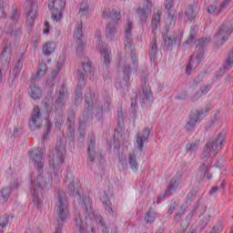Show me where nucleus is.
<instances>
[{"label":"nucleus","instance_id":"f257e3e1","mask_svg":"<svg viewBox=\"0 0 233 233\" xmlns=\"http://www.w3.org/2000/svg\"><path fill=\"white\" fill-rule=\"evenodd\" d=\"M45 149L41 147H37L36 149H33L29 153V158L33 163H35V167L38 168L37 177L35 178V174H31L30 176V183H31V196L33 198V201L36 207L41 205V198H39V194H37L38 190L43 192L45 187H46V182L43 179V172L42 169L45 168Z\"/></svg>","mask_w":233,"mask_h":233},{"label":"nucleus","instance_id":"f03ea898","mask_svg":"<svg viewBox=\"0 0 233 233\" xmlns=\"http://www.w3.org/2000/svg\"><path fill=\"white\" fill-rule=\"evenodd\" d=\"M55 212L56 214L57 227L55 229V233H61L63 230V223L68 219V200L66 199V194L64 191H58L56 198Z\"/></svg>","mask_w":233,"mask_h":233},{"label":"nucleus","instance_id":"7ed1b4c3","mask_svg":"<svg viewBox=\"0 0 233 233\" xmlns=\"http://www.w3.org/2000/svg\"><path fill=\"white\" fill-rule=\"evenodd\" d=\"M210 44V37L200 38L196 47V52L191 56L189 64L186 67L187 74H190V70H196L199 66V63L205 57V48Z\"/></svg>","mask_w":233,"mask_h":233},{"label":"nucleus","instance_id":"20e7f679","mask_svg":"<svg viewBox=\"0 0 233 233\" xmlns=\"http://www.w3.org/2000/svg\"><path fill=\"white\" fill-rule=\"evenodd\" d=\"M65 154H66V139L61 138L56 142V156L53 157L52 160H49V165L57 177L61 176V165L65 161Z\"/></svg>","mask_w":233,"mask_h":233},{"label":"nucleus","instance_id":"39448f33","mask_svg":"<svg viewBox=\"0 0 233 233\" xmlns=\"http://www.w3.org/2000/svg\"><path fill=\"white\" fill-rule=\"evenodd\" d=\"M223 141H225V133H220L216 142H208L203 149L201 154L202 161H208L210 157H216L218 153L223 149Z\"/></svg>","mask_w":233,"mask_h":233},{"label":"nucleus","instance_id":"423d86ee","mask_svg":"<svg viewBox=\"0 0 233 233\" xmlns=\"http://www.w3.org/2000/svg\"><path fill=\"white\" fill-rule=\"evenodd\" d=\"M109 17H111V19H114V21L109 22L106 25V37L109 39V41H112L116 37V34L117 32L116 27L117 26V21H119L121 17V12L117 9H113L112 12L109 14Z\"/></svg>","mask_w":233,"mask_h":233},{"label":"nucleus","instance_id":"0eeeda50","mask_svg":"<svg viewBox=\"0 0 233 233\" xmlns=\"http://www.w3.org/2000/svg\"><path fill=\"white\" fill-rule=\"evenodd\" d=\"M37 2L28 0L25 3V12L26 14V26L28 28H33L35 23V18L37 17Z\"/></svg>","mask_w":233,"mask_h":233},{"label":"nucleus","instance_id":"6e6552de","mask_svg":"<svg viewBox=\"0 0 233 233\" xmlns=\"http://www.w3.org/2000/svg\"><path fill=\"white\" fill-rule=\"evenodd\" d=\"M208 107H206L205 110H195L190 114L189 121L186 124L185 129L187 132H192L196 128V125L201 122L203 117L208 116Z\"/></svg>","mask_w":233,"mask_h":233},{"label":"nucleus","instance_id":"1a4fd4ad","mask_svg":"<svg viewBox=\"0 0 233 233\" xmlns=\"http://www.w3.org/2000/svg\"><path fill=\"white\" fill-rule=\"evenodd\" d=\"M131 67L130 64H128V60L122 59L120 60L119 66H122V72L124 74V81L126 85H128L130 81V70H137V66L139 63L137 62V57L135 55L131 56Z\"/></svg>","mask_w":233,"mask_h":233},{"label":"nucleus","instance_id":"9d476101","mask_svg":"<svg viewBox=\"0 0 233 233\" xmlns=\"http://www.w3.org/2000/svg\"><path fill=\"white\" fill-rule=\"evenodd\" d=\"M74 37L76 43V54L78 56H83L85 48L86 47V39L83 35V21H81L74 31Z\"/></svg>","mask_w":233,"mask_h":233},{"label":"nucleus","instance_id":"9b49d317","mask_svg":"<svg viewBox=\"0 0 233 233\" xmlns=\"http://www.w3.org/2000/svg\"><path fill=\"white\" fill-rule=\"evenodd\" d=\"M148 137H150V127H146L137 134L135 147L137 148L138 152H144L145 147L148 143Z\"/></svg>","mask_w":233,"mask_h":233},{"label":"nucleus","instance_id":"f8f14e48","mask_svg":"<svg viewBox=\"0 0 233 233\" xmlns=\"http://www.w3.org/2000/svg\"><path fill=\"white\" fill-rule=\"evenodd\" d=\"M233 32V27L230 23L226 22L222 24L218 32L215 34V37L217 39H220L221 45H224L226 41H228V37H230V34Z\"/></svg>","mask_w":233,"mask_h":233},{"label":"nucleus","instance_id":"ddd939ff","mask_svg":"<svg viewBox=\"0 0 233 233\" xmlns=\"http://www.w3.org/2000/svg\"><path fill=\"white\" fill-rule=\"evenodd\" d=\"M147 75H145L142 78V97L145 105H152L154 103V96H152V91L150 86L148 85Z\"/></svg>","mask_w":233,"mask_h":233},{"label":"nucleus","instance_id":"4468645a","mask_svg":"<svg viewBox=\"0 0 233 233\" xmlns=\"http://www.w3.org/2000/svg\"><path fill=\"white\" fill-rule=\"evenodd\" d=\"M4 50L0 55V59L5 69H7L8 66H10V62L12 61V46L10 41L7 39L4 40Z\"/></svg>","mask_w":233,"mask_h":233},{"label":"nucleus","instance_id":"2eb2a0df","mask_svg":"<svg viewBox=\"0 0 233 233\" xmlns=\"http://www.w3.org/2000/svg\"><path fill=\"white\" fill-rule=\"evenodd\" d=\"M180 183H181V175H177L173 177L169 185L167 186V188L165 194L157 198V203H159L160 201H163L165 198H170V195L176 192V188L179 187Z\"/></svg>","mask_w":233,"mask_h":233},{"label":"nucleus","instance_id":"dca6fc26","mask_svg":"<svg viewBox=\"0 0 233 233\" xmlns=\"http://www.w3.org/2000/svg\"><path fill=\"white\" fill-rule=\"evenodd\" d=\"M42 123L41 109L39 106H35L31 117L29 118V127L32 130H38V128H41Z\"/></svg>","mask_w":233,"mask_h":233},{"label":"nucleus","instance_id":"f3484780","mask_svg":"<svg viewBox=\"0 0 233 233\" xmlns=\"http://www.w3.org/2000/svg\"><path fill=\"white\" fill-rule=\"evenodd\" d=\"M66 103H68V91L65 86H62L58 98L56 102V110L57 112H63V110H65V106H66Z\"/></svg>","mask_w":233,"mask_h":233},{"label":"nucleus","instance_id":"a211bd4d","mask_svg":"<svg viewBox=\"0 0 233 233\" xmlns=\"http://www.w3.org/2000/svg\"><path fill=\"white\" fill-rule=\"evenodd\" d=\"M199 147H201V140H193L186 145V153L189 161H194V159H196Z\"/></svg>","mask_w":233,"mask_h":233},{"label":"nucleus","instance_id":"6ab92c4d","mask_svg":"<svg viewBox=\"0 0 233 233\" xmlns=\"http://www.w3.org/2000/svg\"><path fill=\"white\" fill-rule=\"evenodd\" d=\"M82 68L83 71L79 70L77 72L76 77L78 79L80 86H85V85H86V83L85 82V77L86 76L92 75V66L88 62L86 64L84 63L82 64Z\"/></svg>","mask_w":233,"mask_h":233},{"label":"nucleus","instance_id":"aec40b11","mask_svg":"<svg viewBox=\"0 0 233 233\" xmlns=\"http://www.w3.org/2000/svg\"><path fill=\"white\" fill-rule=\"evenodd\" d=\"M137 14L141 21V23H147L148 15L152 14V3L147 2L144 7H139L137 10Z\"/></svg>","mask_w":233,"mask_h":233},{"label":"nucleus","instance_id":"412c9836","mask_svg":"<svg viewBox=\"0 0 233 233\" xmlns=\"http://www.w3.org/2000/svg\"><path fill=\"white\" fill-rule=\"evenodd\" d=\"M230 1L232 0H224L221 4L219 8L218 9V4H212L208 7V14H215V15H218L230 5Z\"/></svg>","mask_w":233,"mask_h":233},{"label":"nucleus","instance_id":"4be33fe9","mask_svg":"<svg viewBox=\"0 0 233 233\" xmlns=\"http://www.w3.org/2000/svg\"><path fill=\"white\" fill-rule=\"evenodd\" d=\"M96 159V137H91L87 147V160L94 163Z\"/></svg>","mask_w":233,"mask_h":233},{"label":"nucleus","instance_id":"5701e85b","mask_svg":"<svg viewBox=\"0 0 233 233\" xmlns=\"http://www.w3.org/2000/svg\"><path fill=\"white\" fill-rule=\"evenodd\" d=\"M100 199L104 205L105 210L109 214V216H116L117 209L112 207V202H110L108 196L104 194Z\"/></svg>","mask_w":233,"mask_h":233},{"label":"nucleus","instance_id":"b1692460","mask_svg":"<svg viewBox=\"0 0 233 233\" xmlns=\"http://www.w3.org/2000/svg\"><path fill=\"white\" fill-rule=\"evenodd\" d=\"M76 233H86V226L83 223L81 216L76 215L75 218Z\"/></svg>","mask_w":233,"mask_h":233},{"label":"nucleus","instance_id":"393cba45","mask_svg":"<svg viewBox=\"0 0 233 233\" xmlns=\"http://www.w3.org/2000/svg\"><path fill=\"white\" fill-rule=\"evenodd\" d=\"M56 45L55 44V42H47L43 46L42 54H44L46 57H50V55L53 52H56Z\"/></svg>","mask_w":233,"mask_h":233},{"label":"nucleus","instance_id":"a878e982","mask_svg":"<svg viewBox=\"0 0 233 233\" xmlns=\"http://www.w3.org/2000/svg\"><path fill=\"white\" fill-rule=\"evenodd\" d=\"M30 89H31L30 96L35 101L37 99H41L43 97V92L41 91V88L35 86V85H32L30 86Z\"/></svg>","mask_w":233,"mask_h":233},{"label":"nucleus","instance_id":"bb28decb","mask_svg":"<svg viewBox=\"0 0 233 233\" xmlns=\"http://www.w3.org/2000/svg\"><path fill=\"white\" fill-rule=\"evenodd\" d=\"M108 110H110V100L107 99L106 104H105L104 106L98 104L96 117H97V119H101V117H103V113L108 112Z\"/></svg>","mask_w":233,"mask_h":233},{"label":"nucleus","instance_id":"cd10ccee","mask_svg":"<svg viewBox=\"0 0 233 233\" xmlns=\"http://www.w3.org/2000/svg\"><path fill=\"white\" fill-rule=\"evenodd\" d=\"M157 219V213L153 208H149L145 217V221L147 225H152Z\"/></svg>","mask_w":233,"mask_h":233},{"label":"nucleus","instance_id":"c85d7f7f","mask_svg":"<svg viewBox=\"0 0 233 233\" xmlns=\"http://www.w3.org/2000/svg\"><path fill=\"white\" fill-rule=\"evenodd\" d=\"M47 70H48V66H46V64L45 62L39 63L38 71L35 77V81H39V79H41V77H43L45 76V74H46Z\"/></svg>","mask_w":233,"mask_h":233},{"label":"nucleus","instance_id":"c756f323","mask_svg":"<svg viewBox=\"0 0 233 233\" xmlns=\"http://www.w3.org/2000/svg\"><path fill=\"white\" fill-rule=\"evenodd\" d=\"M157 39L153 38V42L150 45L149 57L150 61H156V56H157Z\"/></svg>","mask_w":233,"mask_h":233},{"label":"nucleus","instance_id":"7c9ffc66","mask_svg":"<svg viewBox=\"0 0 233 233\" xmlns=\"http://www.w3.org/2000/svg\"><path fill=\"white\" fill-rule=\"evenodd\" d=\"M83 86H80L78 82V86L75 91V96H74V103L75 105H81V102L83 101Z\"/></svg>","mask_w":233,"mask_h":233},{"label":"nucleus","instance_id":"2f4dec72","mask_svg":"<svg viewBox=\"0 0 233 233\" xmlns=\"http://www.w3.org/2000/svg\"><path fill=\"white\" fill-rule=\"evenodd\" d=\"M128 163L131 170L133 172H137V167H139V164L137 163V160L136 159V155L129 153L128 154Z\"/></svg>","mask_w":233,"mask_h":233},{"label":"nucleus","instance_id":"473e14b6","mask_svg":"<svg viewBox=\"0 0 233 233\" xmlns=\"http://www.w3.org/2000/svg\"><path fill=\"white\" fill-rule=\"evenodd\" d=\"M197 196H198V192L196 191V189H192L187 193V195L186 197L187 208H188V207H190V205H192V203L196 199Z\"/></svg>","mask_w":233,"mask_h":233},{"label":"nucleus","instance_id":"72a5a7b5","mask_svg":"<svg viewBox=\"0 0 233 233\" xmlns=\"http://www.w3.org/2000/svg\"><path fill=\"white\" fill-rule=\"evenodd\" d=\"M165 46L167 50H172L174 48V45L177 43V39L176 37L165 36Z\"/></svg>","mask_w":233,"mask_h":233},{"label":"nucleus","instance_id":"f704fd0d","mask_svg":"<svg viewBox=\"0 0 233 233\" xmlns=\"http://www.w3.org/2000/svg\"><path fill=\"white\" fill-rule=\"evenodd\" d=\"M10 188H4L0 192V205H5L6 201H8V198H10Z\"/></svg>","mask_w":233,"mask_h":233},{"label":"nucleus","instance_id":"c9c22d12","mask_svg":"<svg viewBox=\"0 0 233 233\" xmlns=\"http://www.w3.org/2000/svg\"><path fill=\"white\" fill-rule=\"evenodd\" d=\"M198 28L196 26L191 28L190 35H189L188 39L183 44L184 48H187V46H188V45H190L192 43V41H194V37H196V34H198Z\"/></svg>","mask_w":233,"mask_h":233},{"label":"nucleus","instance_id":"e433bc0d","mask_svg":"<svg viewBox=\"0 0 233 233\" xmlns=\"http://www.w3.org/2000/svg\"><path fill=\"white\" fill-rule=\"evenodd\" d=\"M233 66V48L231 49V52L228 54V56L223 66V68L225 71L230 70Z\"/></svg>","mask_w":233,"mask_h":233},{"label":"nucleus","instance_id":"4c0bfd02","mask_svg":"<svg viewBox=\"0 0 233 233\" xmlns=\"http://www.w3.org/2000/svg\"><path fill=\"white\" fill-rule=\"evenodd\" d=\"M162 12L161 11H157V14H155L152 17L151 23L153 25V26H155V29L157 28V25H159L161 24V15H162Z\"/></svg>","mask_w":233,"mask_h":233},{"label":"nucleus","instance_id":"58836bf2","mask_svg":"<svg viewBox=\"0 0 233 233\" xmlns=\"http://www.w3.org/2000/svg\"><path fill=\"white\" fill-rule=\"evenodd\" d=\"M132 28H134V25L132 24V22H127L125 31L127 43H130V41H132Z\"/></svg>","mask_w":233,"mask_h":233},{"label":"nucleus","instance_id":"ea45409f","mask_svg":"<svg viewBox=\"0 0 233 233\" xmlns=\"http://www.w3.org/2000/svg\"><path fill=\"white\" fill-rule=\"evenodd\" d=\"M87 204L85 203L86 215L92 219L94 218V210H92V204L90 203V198H86Z\"/></svg>","mask_w":233,"mask_h":233},{"label":"nucleus","instance_id":"a19ab883","mask_svg":"<svg viewBox=\"0 0 233 233\" xmlns=\"http://www.w3.org/2000/svg\"><path fill=\"white\" fill-rule=\"evenodd\" d=\"M185 15H186L187 21H194V19L196 18V15H198V14L194 10V7L189 6L188 9L186 11Z\"/></svg>","mask_w":233,"mask_h":233},{"label":"nucleus","instance_id":"79ce46f5","mask_svg":"<svg viewBox=\"0 0 233 233\" xmlns=\"http://www.w3.org/2000/svg\"><path fill=\"white\" fill-rule=\"evenodd\" d=\"M101 56L104 59V65H106V66H108V65H110V52H108V49L104 48L101 51Z\"/></svg>","mask_w":233,"mask_h":233},{"label":"nucleus","instance_id":"37998d69","mask_svg":"<svg viewBox=\"0 0 233 233\" xmlns=\"http://www.w3.org/2000/svg\"><path fill=\"white\" fill-rule=\"evenodd\" d=\"M56 10H59L63 12L65 10V6H66V0H55Z\"/></svg>","mask_w":233,"mask_h":233},{"label":"nucleus","instance_id":"c03bdc74","mask_svg":"<svg viewBox=\"0 0 233 233\" xmlns=\"http://www.w3.org/2000/svg\"><path fill=\"white\" fill-rule=\"evenodd\" d=\"M6 225H8V216H4L0 218V233L5 232Z\"/></svg>","mask_w":233,"mask_h":233},{"label":"nucleus","instance_id":"a18cd8bd","mask_svg":"<svg viewBox=\"0 0 233 233\" xmlns=\"http://www.w3.org/2000/svg\"><path fill=\"white\" fill-rule=\"evenodd\" d=\"M89 9L87 5H81L80 9H79V15L81 17H86V15L89 14Z\"/></svg>","mask_w":233,"mask_h":233},{"label":"nucleus","instance_id":"49530a36","mask_svg":"<svg viewBox=\"0 0 233 233\" xmlns=\"http://www.w3.org/2000/svg\"><path fill=\"white\" fill-rule=\"evenodd\" d=\"M5 8H6V3L3 0H0V18L6 19V12H5Z\"/></svg>","mask_w":233,"mask_h":233},{"label":"nucleus","instance_id":"de8ad7c7","mask_svg":"<svg viewBox=\"0 0 233 233\" xmlns=\"http://www.w3.org/2000/svg\"><path fill=\"white\" fill-rule=\"evenodd\" d=\"M75 124H68L67 136L70 141H74V135L76 134V129L74 128Z\"/></svg>","mask_w":233,"mask_h":233},{"label":"nucleus","instance_id":"09e8293b","mask_svg":"<svg viewBox=\"0 0 233 233\" xmlns=\"http://www.w3.org/2000/svg\"><path fill=\"white\" fill-rule=\"evenodd\" d=\"M186 211H187V207L181 206L180 211L177 213L175 216V221H179V219H181V218L185 216Z\"/></svg>","mask_w":233,"mask_h":233},{"label":"nucleus","instance_id":"8fccbe9b","mask_svg":"<svg viewBox=\"0 0 233 233\" xmlns=\"http://www.w3.org/2000/svg\"><path fill=\"white\" fill-rule=\"evenodd\" d=\"M67 121L68 125H75L76 113H74V110L68 111Z\"/></svg>","mask_w":233,"mask_h":233},{"label":"nucleus","instance_id":"3c124183","mask_svg":"<svg viewBox=\"0 0 233 233\" xmlns=\"http://www.w3.org/2000/svg\"><path fill=\"white\" fill-rule=\"evenodd\" d=\"M23 69V60L19 59L17 62H16V65L14 68V74L15 76H17L19 74V72H21V70Z\"/></svg>","mask_w":233,"mask_h":233},{"label":"nucleus","instance_id":"603ef678","mask_svg":"<svg viewBox=\"0 0 233 233\" xmlns=\"http://www.w3.org/2000/svg\"><path fill=\"white\" fill-rule=\"evenodd\" d=\"M96 221H98L99 225L102 227V231L108 233V228H106V225H105V219H103L102 217H99Z\"/></svg>","mask_w":233,"mask_h":233},{"label":"nucleus","instance_id":"864d4df0","mask_svg":"<svg viewBox=\"0 0 233 233\" xmlns=\"http://www.w3.org/2000/svg\"><path fill=\"white\" fill-rule=\"evenodd\" d=\"M5 188H9L10 192H12V190H15V188H19V182L17 181V179H14L9 187H5Z\"/></svg>","mask_w":233,"mask_h":233},{"label":"nucleus","instance_id":"5fc2aeb1","mask_svg":"<svg viewBox=\"0 0 233 233\" xmlns=\"http://www.w3.org/2000/svg\"><path fill=\"white\" fill-rule=\"evenodd\" d=\"M177 207H179V201H175L171 204L168 211H167V214L169 216H171V214H174V210H176V208H177Z\"/></svg>","mask_w":233,"mask_h":233},{"label":"nucleus","instance_id":"6e6d98bb","mask_svg":"<svg viewBox=\"0 0 233 233\" xmlns=\"http://www.w3.org/2000/svg\"><path fill=\"white\" fill-rule=\"evenodd\" d=\"M223 230V224L221 222L217 223V225L212 228L211 233H221Z\"/></svg>","mask_w":233,"mask_h":233},{"label":"nucleus","instance_id":"4d7b16f0","mask_svg":"<svg viewBox=\"0 0 233 233\" xmlns=\"http://www.w3.org/2000/svg\"><path fill=\"white\" fill-rule=\"evenodd\" d=\"M61 17H62L61 11L56 10L53 12L52 14L53 21H61Z\"/></svg>","mask_w":233,"mask_h":233},{"label":"nucleus","instance_id":"13d9d810","mask_svg":"<svg viewBox=\"0 0 233 233\" xmlns=\"http://www.w3.org/2000/svg\"><path fill=\"white\" fill-rule=\"evenodd\" d=\"M208 170V166L207 164L203 163L201 165V167H199V172H201L202 177H205V176H207Z\"/></svg>","mask_w":233,"mask_h":233},{"label":"nucleus","instance_id":"bf43d9fd","mask_svg":"<svg viewBox=\"0 0 233 233\" xmlns=\"http://www.w3.org/2000/svg\"><path fill=\"white\" fill-rule=\"evenodd\" d=\"M168 21H169V25L170 26H175L176 25V15H174V14H171L170 12L168 13V17H167Z\"/></svg>","mask_w":233,"mask_h":233},{"label":"nucleus","instance_id":"052dcab7","mask_svg":"<svg viewBox=\"0 0 233 233\" xmlns=\"http://www.w3.org/2000/svg\"><path fill=\"white\" fill-rule=\"evenodd\" d=\"M23 130L21 128L14 127L13 131H11V134L14 137H19L21 136Z\"/></svg>","mask_w":233,"mask_h":233},{"label":"nucleus","instance_id":"680f3d73","mask_svg":"<svg viewBox=\"0 0 233 233\" xmlns=\"http://www.w3.org/2000/svg\"><path fill=\"white\" fill-rule=\"evenodd\" d=\"M52 130V122H46V130L43 136V139H46V136H48V133Z\"/></svg>","mask_w":233,"mask_h":233},{"label":"nucleus","instance_id":"e2e57ef3","mask_svg":"<svg viewBox=\"0 0 233 233\" xmlns=\"http://www.w3.org/2000/svg\"><path fill=\"white\" fill-rule=\"evenodd\" d=\"M212 88L211 85H206L200 87V91L202 92V94H208V92H210V89Z\"/></svg>","mask_w":233,"mask_h":233},{"label":"nucleus","instance_id":"0e129e2a","mask_svg":"<svg viewBox=\"0 0 233 233\" xmlns=\"http://www.w3.org/2000/svg\"><path fill=\"white\" fill-rule=\"evenodd\" d=\"M56 127H61L63 125V116L58 115L55 119Z\"/></svg>","mask_w":233,"mask_h":233},{"label":"nucleus","instance_id":"69168bd1","mask_svg":"<svg viewBox=\"0 0 233 233\" xmlns=\"http://www.w3.org/2000/svg\"><path fill=\"white\" fill-rule=\"evenodd\" d=\"M183 233H198V229L194 227L187 226Z\"/></svg>","mask_w":233,"mask_h":233},{"label":"nucleus","instance_id":"338daca9","mask_svg":"<svg viewBox=\"0 0 233 233\" xmlns=\"http://www.w3.org/2000/svg\"><path fill=\"white\" fill-rule=\"evenodd\" d=\"M165 5H166V10H167L168 12L170 8H172V6L174 5V0H166Z\"/></svg>","mask_w":233,"mask_h":233},{"label":"nucleus","instance_id":"774afa93","mask_svg":"<svg viewBox=\"0 0 233 233\" xmlns=\"http://www.w3.org/2000/svg\"><path fill=\"white\" fill-rule=\"evenodd\" d=\"M11 19L12 21H17L19 19V11L17 9L14 10Z\"/></svg>","mask_w":233,"mask_h":233}]
</instances>
